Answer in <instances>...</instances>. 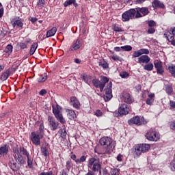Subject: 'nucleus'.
<instances>
[{
    "label": "nucleus",
    "mask_w": 175,
    "mask_h": 175,
    "mask_svg": "<svg viewBox=\"0 0 175 175\" xmlns=\"http://www.w3.org/2000/svg\"><path fill=\"white\" fill-rule=\"evenodd\" d=\"M150 14V10L147 7L132 8L127 11L122 15V21H129L130 19L133 18H142V17H145Z\"/></svg>",
    "instance_id": "obj_1"
},
{
    "label": "nucleus",
    "mask_w": 175,
    "mask_h": 175,
    "mask_svg": "<svg viewBox=\"0 0 175 175\" xmlns=\"http://www.w3.org/2000/svg\"><path fill=\"white\" fill-rule=\"evenodd\" d=\"M13 152H14V158L19 165H23L25 163V161H24V158L21 154H20V152H23L24 155H26L27 158L29 157V153H28V151L24 148V147H20L16 146L13 148Z\"/></svg>",
    "instance_id": "obj_2"
},
{
    "label": "nucleus",
    "mask_w": 175,
    "mask_h": 175,
    "mask_svg": "<svg viewBox=\"0 0 175 175\" xmlns=\"http://www.w3.org/2000/svg\"><path fill=\"white\" fill-rule=\"evenodd\" d=\"M100 144L105 149V154H110V152L114 150V147H116V144L113 142V139L109 137H102L100 139Z\"/></svg>",
    "instance_id": "obj_3"
},
{
    "label": "nucleus",
    "mask_w": 175,
    "mask_h": 175,
    "mask_svg": "<svg viewBox=\"0 0 175 175\" xmlns=\"http://www.w3.org/2000/svg\"><path fill=\"white\" fill-rule=\"evenodd\" d=\"M88 167L92 172H99L102 169V164L99 158L92 157L88 161Z\"/></svg>",
    "instance_id": "obj_4"
},
{
    "label": "nucleus",
    "mask_w": 175,
    "mask_h": 175,
    "mask_svg": "<svg viewBox=\"0 0 175 175\" xmlns=\"http://www.w3.org/2000/svg\"><path fill=\"white\" fill-rule=\"evenodd\" d=\"M106 83H109V78H107V77H101L99 81L98 79L92 80L93 85H94L96 88H100V92L103 91Z\"/></svg>",
    "instance_id": "obj_5"
},
{
    "label": "nucleus",
    "mask_w": 175,
    "mask_h": 175,
    "mask_svg": "<svg viewBox=\"0 0 175 175\" xmlns=\"http://www.w3.org/2000/svg\"><path fill=\"white\" fill-rule=\"evenodd\" d=\"M146 137L150 142H158L160 137L159 133L157 132L155 129H151L146 134Z\"/></svg>",
    "instance_id": "obj_6"
},
{
    "label": "nucleus",
    "mask_w": 175,
    "mask_h": 175,
    "mask_svg": "<svg viewBox=\"0 0 175 175\" xmlns=\"http://www.w3.org/2000/svg\"><path fill=\"white\" fill-rule=\"evenodd\" d=\"M164 36L172 46H175V27H171L170 31H165Z\"/></svg>",
    "instance_id": "obj_7"
},
{
    "label": "nucleus",
    "mask_w": 175,
    "mask_h": 175,
    "mask_svg": "<svg viewBox=\"0 0 175 175\" xmlns=\"http://www.w3.org/2000/svg\"><path fill=\"white\" fill-rule=\"evenodd\" d=\"M42 134H39V133L32 132L30 135V139L35 146H40V139H43Z\"/></svg>",
    "instance_id": "obj_8"
},
{
    "label": "nucleus",
    "mask_w": 175,
    "mask_h": 175,
    "mask_svg": "<svg viewBox=\"0 0 175 175\" xmlns=\"http://www.w3.org/2000/svg\"><path fill=\"white\" fill-rule=\"evenodd\" d=\"M111 81L109 82L105 88V94L104 95V99L105 102H109L111 98H113V94H111Z\"/></svg>",
    "instance_id": "obj_9"
},
{
    "label": "nucleus",
    "mask_w": 175,
    "mask_h": 175,
    "mask_svg": "<svg viewBox=\"0 0 175 175\" xmlns=\"http://www.w3.org/2000/svg\"><path fill=\"white\" fill-rule=\"evenodd\" d=\"M129 124L131 125L132 124H135L136 125H143V124H147V122L144 120V118L140 119L139 117L135 116L130 119L128 121Z\"/></svg>",
    "instance_id": "obj_10"
},
{
    "label": "nucleus",
    "mask_w": 175,
    "mask_h": 175,
    "mask_svg": "<svg viewBox=\"0 0 175 175\" xmlns=\"http://www.w3.org/2000/svg\"><path fill=\"white\" fill-rule=\"evenodd\" d=\"M129 111H131V108L126 104H122L118 109L120 116H126V114H129Z\"/></svg>",
    "instance_id": "obj_11"
},
{
    "label": "nucleus",
    "mask_w": 175,
    "mask_h": 175,
    "mask_svg": "<svg viewBox=\"0 0 175 175\" xmlns=\"http://www.w3.org/2000/svg\"><path fill=\"white\" fill-rule=\"evenodd\" d=\"M48 122H49V127L52 131H56V129L59 126V123L55 121V119H54V118L51 116H49Z\"/></svg>",
    "instance_id": "obj_12"
},
{
    "label": "nucleus",
    "mask_w": 175,
    "mask_h": 175,
    "mask_svg": "<svg viewBox=\"0 0 175 175\" xmlns=\"http://www.w3.org/2000/svg\"><path fill=\"white\" fill-rule=\"evenodd\" d=\"M133 149L135 158H139L142 154H144L139 144L135 145Z\"/></svg>",
    "instance_id": "obj_13"
},
{
    "label": "nucleus",
    "mask_w": 175,
    "mask_h": 175,
    "mask_svg": "<svg viewBox=\"0 0 175 175\" xmlns=\"http://www.w3.org/2000/svg\"><path fill=\"white\" fill-rule=\"evenodd\" d=\"M154 68L159 75H162L164 72L163 66H162V62L161 60H154Z\"/></svg>",
    "instance_id": "obj_14"
},
{
    "label": "nucleus",
    "mask_w": 175,
    "mask_h": 175,
    "mask_svg": "<svg viewBox=\"0 0 175 175\" xmlns=\"http://www.w3.org/2000/svg\"><path fill=\"white\" fill-rule=\"evenodd\" d=\"M82 46L81 40L80 39H77L75 41L72 45L70 47L69 51H77L79 49H80Z\"/></svg>",
    "instance_id": "obj_15"
},
{
    "label": "nucleus",
    "mask_w": 175,
    "mask_h": 175,
    "mask_svg": "<svg viewBox=\"0 0 175 175\" xmlns=\"http://www.w3.org/2000/svg\"><path fill=\"white\" fill-rule=\"evenodd\" d=\"M70 105L74 107V109H77V110H79L81 107L80 101L75 96H72L70 98Z\"/></svg>",
    "instance_id": "obj_16"
},
{
    "label": "nucleus",
    "mask_w": 175,
    "mask_h": 175,
    "mask_svg": "<svg viewBox=\"0 0 175 175\" xmlns=\"http://www.w3.org/2000/svg\"><path fill=\"white\" fill-rule=\"evenodd\" d=\"M12 27H19V28H23L24 23H23V21H21V18L20 17L16 16L14 18L13 21H12Z\"/></svg>",
    "instance_id": "obj_17"
},
{
    "label": "nucleus",
    "mask_w": 175,
    "mask_h": 175,
    "mask_svg": "<svg viewBox=\"0 0 175 175\" xmlns=\"http://www.w3.org/2000/svg\"><path fill=\"white\" fill-rule=\"evenodd\" d=\"M151 58L148 55H143L138 58V64H148Z\"/></svg>",
    "instance_id": "obj_18"
},
{
    "label": "nucleus",
    "mask_w": 175,
    "mask_h": 175,
    "mask_svg": "<svg viewBox=\"0 0 175 175\" xmlns=\"http://www.w3.org/2000/svg\"><path fill=\"white\" fill-rule=\"evenodd\" d=\"M8 152H9V146L3 145L0 147V158H2V157H5V155H7Z\"/></svg>",
    "instance_id": "obj_19"
},
{
    "label": "nucleus",
    "mask_w": 175,
    "mask_h": 175,
    "mask_svg": "<svg viewBox=\"0 0 175 175\" xmlns=\"http://www.w3.org/2000/svg\"><path fill=\"white\" fill-rule=\"evenodd\" d=\"M67 117L69 120H73L76 118V112L72 109H66Z\"/></svg>",
    "instance_id": "obj_20"
},
{
    "label": "nucleus",
    "mask_w": 175,
    "mask_h": 175,
    "mask_svg": "<svg viewBox=\"0 0 175 175\" xmlns=\"http://www.w3.org/2000/svg\"><path fill=\"white\" fill-rule=\"evenodd\" d=\"M98 65L104 70L109 69V63H107V62L104 59H101L99 60Z\"/></svg>",
    "instance_id": "obj_21"
},
{
    "label": "nucleus",
    "mask_w": 175,
    "mask_h": 175,
    "mask_svg": "<svg viewBox=\"0 0 175 175\" xmlns=\"http://www.w3.org/2000/svg\"><path fill=\"white\" fill-rule=\"evenodd\" d=\"M52 107L54 116L61 114V111H62V107H61V106L57 105L56 106L53 105Z\"/></svg>",
    "instance_id": "obj_22"
},
{
    "label": "nucleus",
    "mask_w": 175,
    "mask_h": 175,
    "mask_svg": "<svg viewBox=\"0 0 175 175\" xmlns=\"http://www.w3.org/2000/svg\"><path fill=\"white\" fill-rule=\"evenodd\" d=\"M10 76V70H6L4 72L1 74V81H5L9 79Z\"/></svg>",
    "instance_id": "obj_23"
},
{
    "label": "nucleus",
    "mask_w": 175,
    "mask_h": 175,
    "mask_svg": "<svg viewBox=\"0 0 175 175\" xmlns=\"http://www.w3.org/2000/svg\"><path fill=\"white\" fill-rule=\"evenodd\" d=\"M148 98L146 99V103L151 106L154 103V99L155 98V94L151 93L148 95Z\"/></svg>",
    "instance_id": "obj_24"
},
{
    "label": "nucleus",
    "mask_w": 175,
    "mask_h": 175,
    "mask_svg": "<svg viewBox=\"0 0 175 175\" xmlns=\"http://www.w3.org/2000/svg\"><path fill=\"white\" fill-rule=\"evenodd\" d=\"M139 146L144 152V154L148 152V151L151 148V146L148 144H139Z\"/></svg>",
    "instance_id": "obj_25"
},
{
    "label": "nucleus",
    "mask_w": 175,
    "mask_h": 175,
    "mask_svg": "<svg viewBox=\"0 0 175 175\" xmlns=\"http://www.w3.org/2000/svg\"><path fill=\"white\" fill-rule=\"evenodd\" d=\"M152 8H161V9H163L165 8V5L159 0H154L152 2Z\"/></svg>",
    "instance_id": "obj_26"
},
{
    "label": "nucleus",
    "mask_w": 175,
    "mask_h": 175,
    "mask_svg": "<svg viewBox=\"0 0 175 175\" xmlns=\"http://www.w3.org/2000/svg\"><path fill=\"white\" fill-rule=\"evenodd\" d=\"M57 33V27H53L46 32V38H51Z\"/></svg>",
    "instance_id": "obj_27"
},
{
    "label": "nucleus",
    "mask_w": 175,
    "mask_h": 175,
    "mask_svg": "<svg viewBox=\"0 0 175 175\" xmlns=\"http://www.w3.org/2000/svg\"><path fill=\"white\" fill-rule=\"evenodd\" d=\"M123 100L126 103H132V98L131 97L130 94H124L123 96Z\"/></svg>",
    "instance_id": "obj_28"
},
{
    "label": "nucleus",
    "mask_w": 175,
    "mask_h": 175,
    "mask_svg": "<svg viewBox=\"0 0 175 175\" xmlns=\"http://www.w3.org/2000/svg\"><path fill=\"white\" fill-rule=\"evenodd\" d=\"M55 117L57 120V121H59L61 124H65L66 122V120H65V118H64L62 113L55 115Z\"/></svg>",
    "instance_id": "obj_29"
},
{
    "label": "nucleus",
    "mask_w": 175,
    "mask_h": 175,
    "mask_svg": "<svg viewBox=\"0 0 175 175\" xmlns=\"http://www.w3.org/2000/svg\"><path fill=\"white\" fill-rule=\"evenodd\" d=\"M144 70H148V72H151L152 69H154V64L152 63H147L145 66H144Z\"/></svg>",
    "instance_id": "obj_30"
},
{
    "label": "nucleus",
    "mask_w": 175,
    "mask_h": 175,
    "mask_svg": "<svg viewBox=\"0 0 175 175\" xmlns=\"http://www.w3.org/2000/svg\"><path fill=\"white\" fill-rule=\"evenodd\" d=\"M37 49H38V43L35 42L31 46L30 51H29L30 55H33Z\"/></svg>",
    "instance_id": "obj_31"
},
{
    "label": "nucleus",
    "mask_w": 175,
    "mask_h": 175,
    "mask_svg": "<svg viewBox=\"0 0 175 175\" xmlns=\"http://www.w3.org/2000/svg\"><path fill=\"white\" fill-rule=\"evenodd\" d=\"M47 80V73L42 74L38 79V83H44Z\"/></svg>",
    "instance_id": "obj_32"
},
{
    "label": "nucleus",
    "mask_w": 175,
    "mask_h": 175,
    "mask_svg": "<svg viewBox=\"0 0 175 175\" xmlns=\"http://www.w3.org/2000/svg\"><path fill=\"white\" fill-rule=\"evenodd\" d=\"M9 165L10 166V167L12 170H16V169L17 167V163H16V162H14V160L13 159L10 160Z\"/></svg>",
    "instance_id": "obj_33"
},
{
    "label": "nucleus",
    "mask_w": 175,
    "mask_h": 175,
    "mask_svg": "<svg viewBox=\"0 0 175 175\" xmlns=\"http://www.w3.org/2000/svg\"><path fill=\"white\" fill-rule=\"evenodd\" d=\"M13 51V46H12L11 44H8L7 45L5 52L6 53V54H12V52Z\"/></svg>",
    "instance_id": "obj_34"
},
{
    "label": "nucleus",
    "mask_w": 175,
    "mask_h": 175,
    "mask_svg": "<svg viewBox=\"0 0 175 175\" xmlns=\"http://www.w3.org/2000/svg\"><path fill=\"white\" fill-rule=\"evenodd\" d=\"M36 133L41 134L44 136V126L42 124L40 125L39 131L36 132Z\"/></svg>",
    "instance_id": "obj_35"
},
{
    "label": "nucleus",
    "mask_w": 175,
    "mask_h": 175,
    "mask_svg": "<svg viewBox=\"0 0 175 175\" xmlns=\"http://www.w3.org/2000/svg\"><path fill=\"white\" fill-rule=\"evenodd\" d=\"M140 57H142V53L139 50L134 51L132 55V58H140Z\"/></svg>",
    "instance_id": "obj_36"
},
{
    "label": "nucleus",
    "mask_w": 175,
    "mask_h": 175,
    "mask_svg": "<svg viewBox=\"0 0 175 175\" xmlns=\"http://www.w3.org/2000/svg\"><path fill=\"white\" fill-rule=\"evenodd\" d=\"M110 174L111 175H120V170L117 168H111Z\"/></svg>",
    "instance_id": "obj_37"
},
{
    "label": "nucleus",
    "mask_w": 175,
    "mask_h": 175,
    "mask_svg": "<svg viewBox=\"0 0 175 175\" xmlns=\"http://www.w3.org/2000/svg\"><path fill=\"white\" fill-rule=\"evenodd\" d=\"M41 152L44 157H47V155H49V149L46 147H41Z\"/></svg>",
    "instance_id": "obj_38"
},
{
    "label": "nucleus",
    "mask_w": 175,
    "mask_h": 175,
    "mask_svg": "<svg viewBox=\"0 0 175 175\" xmlns=\"http://www.w3.org/2000/svg\"><path fill=\"white\" fill-rule=\"evenodd\" d=\"M85 159H87V157L83 155V156L81 157L80 159H77V160H75V162L77 164L83 163V162H85Z\"/></svg>",
    "instance_id": "obj_39"
},
{
    "label": "nucleus",
    "mask_w": 175,
    "mask_h": 175,
    "mask_svg": "<svg viewBox=\"0 0 175 175\" xmlns=\"http://www.w3.org/2000/svg\"><path fill=\"white\" fill-rule=\"evenodd\" d=\"M170 73L172 75L173 77H175V66L172 65L168 67Z\"/></svg>",
    "instance_id": "obj_40"
},
{
    "label": "nucleus",
    "mask_w": 175,
    "mask_h": 175,
    "mask_svg": "<svg viewBox=\"0 0 175 175\" xmlns=\"http://www.w3.org/2000/svg\"><path fill=\"white\" fill-rule=\"evenodd\" d=\"M165 88L167 94H172V92H173V88H172L171 85H165Z\"/></svg>",
    "instance_id": "obj_41"
},
{
    "label": "nucleus",
    "mask_w": 175,
    "mask_h": 175,
    "mask_svg": "<svg viewBox=\"0 0 175 175\" xmlns=\"http://www.w3.org/2000/svg\"><path fill=\"white\" fill-rule=\"evenodd\" d=\"M40 175H57L54 170H51L46 172H41Z\"/></svg>",
    "instance_id": "obj_42"
},
{
    "label": "nucleus",
    "mask_w": 175,
    "mask_h": 175,
    "mask_svg": "<svg viewBox=\"0 0 175 175\" xmlns=\"http://www.w3.org/2000/svg\"><path fill=\"white\" fill-rule=\"evenodd\" d=\"M122 51H131L132 46L131 45H125L122 46Z\"/></svg>",
    "instance_id": "obj_43"
},
{
    "label": "nucleus",
    "mask_w": 175,
    "mask_h": 175,
    "mask_svg": "<svg viewBox=\"0 0 175 175\" xmlns=\"http://www.w3.org/2000/svg\"><path fill=\"white\" fill-rule=\"evenodd\" d=\"M111 58L113 61H120V62H122L123 61L122 58L117 55H112Z\"/></svg>",
    "instance_id": "obj_44"
},
{
    "label": "nucleus",
    "mask_w": 175,
    "mask_h": 175,
    "mask_svg": "<svg viewBox=\"0 0 175 175\" xmlns=\"http://www.w3.org/2000/svg\"><path fill=\"white\" fill-rule=\"evenodd\" d=\"M120 76L122 79H128V77H129V74L127 72L124 71L120 73Z\"/></svg>",
    "instance_id": "obj_45"
},
{
    "label": "nucleus",
    "mask_w": 175,
    "mask_h": 175,
    "mask_svg": "<svg viewBox=\"0 0 175 175\" xmlns=\"http://www.w3.org/2000/svg\"><path fill=\"white\" fill-rule=\"evenodd\" d=\"M75 2V0H68V1H66L64 3V6L65 8L70 5H72Z\"/></svg>",
    "instance_id": "obj_46"
},
{
    "label": "nucleus",
    "mask_w": 175,
    "mask_h": 175,
    "mask_svg": "<svg viewBox=\"0 0 175 175\" xmlns=\"http://www.w3.org/2000/svg\"><path fill=\"white\" fill-rule=\"evenodd\" d=\"M139 53H141V55H143V54L148 55L150 54V51L147 49H139Z\"/></svg>",
    "instance_id": "obj_47"
},
{
    "label": "nucleus",
    "mask_w": 175,
    "mask_h": 175,
    "mask_svg": "<svg viewBox=\"0 0 175 175\" xmlns=\"http://www.w3.org/2000/svg\"><path fill=\"white\" fill-rule=\"evenodd\" d=\"M66 135H67V133H66V129H62V130H60V136H61V137H66Z\"/></svg>",
    "instance_id": "obj_48"
},
{
    "label": "nucleus",
    "mask_w": 175,
    "mask_h": 175,
    "mask_svg": "<svg viewBox=\"0 0 175 175\" xmlns=\"http://www.w3.org/2000/svg\"><path fill=\"white\" fill-rule=\"evenodd\" d=\"M66 167L67 170H70V169H72V162H70V161H66Z\"/></svg>",
    "instance_id": "obj_49"
},
{
    "label": "nucleus",
    "mask_w": 175,
    "mask_h": 175,
    "mask_svg": "<svg viewBox=\"0 0 175 175\" xmlns=\"http://www.w3.org/2000/svg\"><path fill=\"white\" fill-rule=\"evenodd\" d=\"M113 30L116 31V32H122V29H121V27H118V26H116L115 25L113 27Z\"/></svg>",
    "instance_id": "obj_50"
},
{
    "label": "nucleus",
    "mask_w": 175,
    "mask_h": 175,
    "mask_svg": "<svg viewBox=\"0 0 175 175\" xmlns=\"http://www.w3.org/2000/svg\"><path fill=\"white\" fill-rule=\"evenodd\" d=\"M27 165L29 167H32V159L29 157H27Z\"/></svg>",
    "instance_id": "obj_51"
},
{
    "label": "nucleus",
    "mask_w": 175,
    "mask_h": 175,
    "mask_svg": "<svg viewBox=\"0 0 175 175\" xmlns=\"http://www.w3.org/2000/svg\"><path fill=\"white\" fill-rule=\"evenodd\" d=\"M47 94V90L42 89L40 91L39 95H41V96H43V95H46Z\"/></svg>",
    "instance_id": "obj_52"
},
{
    "label": "nucleus",
    "mask_w": 175,
    "mask_h": 175,
    "mask_svg": "<svg viewBox=\"0 0 175 175\" xmlns=\"http://www.w3.org/2000/svg\"><path fill=\"white\" fill-rule=\"evenodd\" d=\"M103 115V113L101 112L100 110H97L95 113V116H96V117H102Z\"/></svg>",
    "instance_id": "obj_53"
},
{
    "label": "nucleus",
    "mask_w": 175,
    "mask_h": 175,
    "mask_svg": "<svg viewBox=\"0 0 175 175\" xmlns=\"http://www.w3.org/2000/svg\"><path fill=\"white\" fill-rule=\"evenodd\" d=\"M19 47H21V49H27V44L24 42H21L18 44Z\"/></svg>",
    "instance_id": "obj_54"
},
{
    "label": "nucleus",
    "mask_w": 175,
    "mask_h": 175,
    "mask_svg": "<svg viewBox=\"0 0 175 175\" xmlns=\"http://www.w3.org/2000/svg\"><path fill=\"white\" fill-rule=\"evenodd\" d=\"M3 16V7H2V3H0V17Z\"/></svg>",
    "instance_id": "obj_55"
},
{
    "label": "nucleus",
    "mask_w": 175,
    "mask_h": 175,
    "mask_svg": "<svg viewBox=\"0 0 175 175\" xmlns=\"http://www.w3.org/2000/svg\"><path fill=\"white\" fill-rule=\"evenodd\" d=\"M148 25L150 27H155V25H157V24L155 23V22L154 21H150L148 22Z\"/></svg>",
    "instance_id": "obj_56"
},
{
    "label": "nucleus",
    "mask_w": 175,
    "mask_h": 175,
    "mask_svg": "<svg viewBox=\"0 0 175 175\" xmlns=\"http://www.w3.org/2000/svg\"><path fill=\"white\" fill-rule=\"evenodd\" d=\"M170 107H172V109H175V102L173 100H170Z\"/></svg>",
    "instance_id": "obj_57"
},
{
    "label": "nucleus",
    "mask_w": 175,
    "mask_h": 175,
    "mask_svg": "<svg viewBox=\"0 0 175 175\" xmlns=\"http://www.w3.org/2000/svg\"><path fill=\"white\" fill-rule=\"evenodd\" d=\"M154 32H155V29L152 27L149 28L148 30V33H154Z\"/></svg>",
    "instance_id": "obj_58"
},
{
    "label": "nucleus",
    "mask_w": 175,
    "mask_h": 175,
    "mask_svg": "<svg viewBox=\"0 0 175 175\" xmlns=\"http://www.w3.org/2000/svg\"><path fill=\"white\" fill-rule=\"evenodd\" d=\"M38 5L40 6H44V0H38Z\"/></svg>",
    "instance_id": "obj_59"
},
{
    "label": "nucleus",
    "mask_w": 175,
    "mask_h": 175,
    "mask_svg": "<svg viewBox=\"0 0 175 175\" xmlns=\"http://www.w3.org/2000/svg\"><path fill=\"white\" fill-rule=\"evenodd\" d=\"M117 161H118L119 162H121V161H122V155L118 154L117 157Z\"/></svg>",
    "instance_id": "obj_60"
},
{
    "label": "nucleus",
    "mask_w": 175,
    "mask_h": 175,
    "mask_svg": "<svg viewBox=\"0 0 175 175\" xmlns=\"http://www.w3.org/2000/svg\"><path fill=\"white\" fill-rule=\"evenodd\" d=\"M114 50H115V51H122V46L121 47L116 46V47L114 48Z\"/></svg>",
    "instance_id": "obj_61"
},
{
    "label": "nucleus",
    "mask_w": 175,
    "mask_h": 175,
    "mask_svg": "<svg viewBox=\"0 0 175 175\" xmlns=\"http://www.w3.org/2000/svg\"><path fill=\"white\" fill-rule=\"evenodd\" d=\"M30 21H31V23H32L33 24L34 23H36V21H38V18H31Z\"/></svg>",
    "instance_id": "obj_62"
},
{
    "label": "nucleus",
    "mask_w": 175,
    "mask_h": 175,
    "mask_svg": "<svg viewBox=\"0 0 175 175\" xmlns=\"http://www.w3.org/2000/svg\"><path fill=\"white\" fill-rule=\"evenodd\" d=\"M137 91L139 92L141 90H142V85H137L136 87H135Z\"/></svg>",
    "instance_id": "obj_63"
},
{
    "label": "nucleus",
    "mask_w": 175,
    "mask_h": 175,
    "mask_svg": "<svg viewBox=\"0 0 175 175\" xmlns=\"http://www.w3.org/2000/svg\"><path fill=\"white\" fill-rule=\"evenodd\" d=\"M146 0H136L135 3H137V4L143 3V2H144Z\"/></svg>",
    "instance_id": "obj_64"
}]
</instances>
